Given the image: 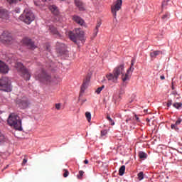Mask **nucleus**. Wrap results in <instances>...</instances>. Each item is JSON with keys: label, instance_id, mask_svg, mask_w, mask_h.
I'll return each mask as SVG.
<instances>
[{"label": "nucleus", "instance_id": "nucleus-1", "mask_svg": "<svg viewBox=\"0 0 182 182\" xmlns=\"http://www.w3.org/2000/svg\"><path fill=\"white\" fill-rule=\"evenodd\" d=\"M8 124L10 127L14 128L17 131H22V121L19 116L14 113L10 114L8 119Z\"/></svg>", "mask_w": 182, "mask_h": 182}, {"label": "nucleus", "instance_id": "nucleus-2", "mask_svg": "<svg viewBox=\"0 0 182 182\" xmlns=\"http://www.w3.org/2000/svg\"><path fill=\"white\" fill-rule=\"evenodd\" d=\"M68 36L73 42L78 45V39L81 41L82 43L85 42V32L80 28H75L74 31H70Z\"/></svg>", "mask_w": 182, "mask_h": 182}, {"label": "nucleus", "instance_id": "nucleus-3", "mask_svg": "<svg viewBox=\"0 0 182 182\" xmlns=\"http://www.w3.org/2000/svg\"><path fill=\"white\" fill-rule=\"evenodd\" d=\"M16 68L21 73V76L26 81L30 80L31 75L28 69H27L21 63H16Z\"/></svg>", "mask_w": 182, "mask_h": 182}, {"label": "nucleus", "instance_id": "nucleus-4", "mask_svg": "<svg viewBox=\"0 0 182 182\" xmlns=\"http://www.w3.org/2000/svg\"><path fill=\"white\" fill-rule=\"evenodd\" d=\"M19 19L29 25L35 20V15L28 10H24L23 13L19 16Z\"/></svg>", "mask_w": 182, "mask_h": 182}, {"label": "nucleus", "instance_id": "nucleus-5", "mask_svg": "<svg viewBox=\"0 0 182 182\" xmlns=\"http://www.w3.org/2000/svg\"><path fill=\"white\" fill-rule=\"evenodd\" d=\"M35 78L40 82H50V76L48 74L43 68L36 71L35 73Z\"/></svg>", "mask_w": 182, "mask_h": 182}, {"label": "nucleus", "instance_id": "nucleus-6", "mask_svg": "<svg viewBox=\"0 0 182 182\" xmlns=\"http://www.w3.org/2000/svg\"><path fill=\"white\" fill-rule=\"evenodd\" d=\"M0 90L5 92H11L12 90L11 81L8 77L0 78Z\"/></svg>", "mask_w": 182, "mask_h": 182}, {"label": "nucleus", "instance_id": "nucleus-7", "mask_svg": "<svg viewBox=\"0 0 182 182\" xmlns=\"http://www.w3.org/2000/svg\"><path fill=\"white\" fill-rule=\"evenodd\" d=\"M123 5V0H117L112 6H111V11L114 18H117V11L122 9Z\"/></svg>", "mask_w": 182, "mask_h": 182}, {"label": "nucleus", "instance_id": "nucleus-8", "mask_svg": "<svg viewBox=\"0 0 182 182\" xmlns=\"http://www.w3.org/2000/svg\"><path fill=\"white\" fill-rule=\"evenodd\" d=\"M23 44L26 45V46L28 47V49L30 50H35L36 48H37V46L35 45L34 42L32 41L31 39H29L28 38H24L22 40Z\"/></svg>", "mask_w": 182, "mask_h": 182}, {"label": "nucleus", "instance_id": "nucleus-9", "mask_svg": "<svg viewBox=\"0 0 182 182\" xmlns=\"http://www.w3.org/2000/svg\"><path fill=\"white\" fill-rule=\"evenodd\" d=\"M56 52L58 56H61L65 54V46L63 43L57 42L56 43Z\"/></svg>", "mask_w": 182, "mask_h": 182}, {"label": "nucleus", "instance_id": "nucleus-10", "mask_svg": "<svg viewBox=\"0 0 182 182\" xmlns=\"http://www.w3.org/2000/svg\"><path fill=\"white\" fill-rule=\"evenodd\" d=\"M0 18L3 19L4 21H6L9 18V13L6 9L0 7Z\"/></svg>", "mask_w": 182, "mask_h": 182}, {"label": "nucleus", "instance_id": "nucleus-11", "mask_svg": "<svg viewBox=\"0 0 182 182\" xmlns=\"http://www.w3.org/2000/svg\"><path fill=\"white\" fill-rule=\"evenodd\" d=\"M4 41L6 42V43H7V45H12V43H14L12 35L9 33H5L4 34Z\"/></svg>", "mask_w": 182, "mask_h": 182}, {"label": "nucleus", "instance_id": "nucleus-12", "mask_svg": "<svg viewBox=\"0 0 182 182\" xmlns=\"http://www.w3.org/2000/svg\"><path fill=\"white\" fill-rule=\"evenodd\" d=\"M123 73H124V65H120L119 66L114 68V70H113V73L114 74V75L117 76L118 77L120 75H123Z\"/></svg>", "mask_w": 182, "mask_h": 182}, {"label": "nucleus", "instance_id": "nucleus-13", "mask_svg": "<svg viewBox=\"0 0 182 182\" xmlns=\"http://www.w3.org/2000/svg\"><path fill=\"white\" fill-rule=\"evenodd\" d=\"M90 81V77L89 75H87V77H85V79L84 80L83 84L81 87L80 95H82V93L85 92V90L87 88Z\"/></svg>", "mask_w": 182, "mask_h": 182}, {"label": "nucleus", "instance_id": "nucleus-14", "mask_svg": "<svg viewBox=\"0 0 182 182\" xmlns=\"http://www.w3.org/2000/svg\"><path fill=\"white\" fill-rule=\"evenodd\" d=\"M17 104L22 108H26L29 105L28 100L26 97L17 100Z\"/></svg>", "mask_w": 182, "mask_h": 182}, {"label": "nucleus", "instance_id": "nucleus-15", "mask_svg": "<svg viewBox=\"0 0 182 182\" xmlns=\"http://www.w3.org/2000/svg\"><path fill=\"white\" fill-rule=\"evenodd\" d=\"M182 123V119L181 118H178L175 124H171V129L172 130H174L176 132H178L180 129L178 126Z\"/></svg>", "mask_w": 182, "mask_h": 182}, {"label": "nucleus", "instance_id": "nucleus-16", "mask_svg": "<svg viewBox=\"0 0 182 182\" xmlns=\"http://www.w3.org/2000/svg\"><path fill=\"white\" fill-rule=\"evenodd\" d=\"M9 68L8 65L3 61L0 60V73L6 74L9 73Z\"/></svg>", "mask_w": 182, "mask_h": 182}, {"label": "nucleus", "instance_id": "nucleus-17", "mask_svg": "<svg viewBox=\"0 0 182 182\" xmlns=\"http://www.w3.org/2000/svg\"><path fill=\"white\" fill-rule=\"evenodd\" d=\"M107 79L114 83H116L118 80V77L114 73H109L106 75Z\"/></svg>", "mask_w": 182, "mask_h": 182}, {"label": "nucleus", "instance_id": "nucleus-18", "mask_svg": "<svg viewBox=\"0 0 182 182\" xmlns=\"http://www.w3.org/2000/svg\"><path fill=\"white\" fill-rule=\"evenodd\" d=\"M163 55V52L161 50H155L150 53V56L151 59H156L157 56Z\"/></svg>", "mask_w": 182, "mask_h": 182}, {"label": "nucleus", "instance_id": "nucleus-19", "mask_svg": "<svg viewBox=\"0 0 182 182\" xmlns=\"http://www.w3.org/2000/svg\"><path fill=\"white\" fill-rule=\"evenodd\" d=\"M75 3L80 11H85V6L81 0H75Z\"/></svg>", "mask_w": 182, "mask_h": 182}, {"label": "nucleus", "instance_id": "nucleus-20", "mask_svg": "<svg viewBox=\"0 0 182 182\" xmlns=\"http://www.w3.org/2000/svg\"><path fill=\"white\" fill-rule=\"evenodd\" d=\"M73 19L74 21H75L77 23L80 24V26H84L85 24L84 20L77 16H74Z\"/></svg>", "mask_w": 182, "mask_h": 182}, {"label": "nucleus", "instance_id": "nucleus-21", "mask_svg": "<svg viewBox=\"0 0 182 182\" xmlns=\"http://www.w3.org/2000/svg\"><path fill=\"white\" fill-rule=\"evenodd\" d=\"M102 25V21L100 20L97 21V25L96 27L94 30V36H97L98 31H99V28Z\"/></svg>", "mask_w": 182, "mask_h": 182}, {"label": "nucleus", "instance_id": "nucleus-22", "mask_svg": "<svg viewBox=\"0 0 182 182\" xmlns=\"http://www.w3.org/2000/svg\"><path fill=\"white\" fill-rule=\"evenodd\" d=\"M130 75H131V73H129L127 72L125 75L122 73V81L124 82H126L127 81L129 80Z\"/></svg>", "mask_w": 182, "mask_h": 182}, {"label": "nucleus", "instance_id": "nucleus-23", "mask_svg": "<svg viewBox=\"0 0 182 182\" xmlns=\"http://www.w3.org/2000/svg\"><path fill=\"white\" fill-rule=\"evenodd\" d=\"M49 9L54 15L57 16L58 14V10L56 6H50Z\"/></svg>", "mask_w": 182, "mask_h": 182}, {"label": "nucleus", "instance_id": "nucleus-24", "mask_svg": "<svg viewBox=\"0 0 182 182\" xmlns=\"http://www.w3.org/2000/svg\"><path fill=\"white\" fill-rule=\"evenodd\" d=\"M50 32L56 36H60L59 32L57 31V29L53 26H50L49 27Z\"/></svg>", "mask_w": 182, "mask_h": 182}, {"label": "nucleus", "instance_id": "nucleus-25", "mask_svg": "<svg viewBox=\"0 0 182 182\" xmlns=\"http://www.w3.org/2000/svg\"><path fill=\"white\" fill-rule=\"evenodd\" d=\"M139 157L141 159H146L147 158V154L141 151L140 152H139Z\"/></svg>", "mask_w": 182, "mask_h": 182}, {"label": "nucleus", "instance_id": "nucleus-26", "mask_svg": "<svg viewBox=\"0 0 182 182\" xmlns=\"http://www.w3.org/2000/svg\"><path fill=\"white\" fill-rule=\"evenodd\" d=\"M124 171H126V166H121L119 170V176H123L124 174Z\"/></svg>", "mask_w": 182, "mask_h": 182}, {"label": "nucleus", "instance_id": "nucleus-27", "mask_svg": "<svg viewBox=\"0 0 182 182\" xmlns=\"http://www.w3.org/2000/svg\"><path fill=\"white\" fill-rule=\"evenodd\" d=\"M85 117H87V120H88V122H90V120L92 119L91 113L89 112H85Z\"/></svg>", "mask_w": 182, "mask_h": 182}, {"label": "nucleus", "instance_id": "nucleus-28", "mask_svg": "<svg viewBox=\"0 0 182 182\" xmlns=\"http://www.w3.org/2000/svg\"><path fill=\"white\" fill-rule=\"evenodd\" d=\"M173 107L176 108V109H179L180 107H182V103L181 102H176L173 104Z\"/></svg>", "mask_w": 182, "mask_h": 182}, {"label": "nucleus", "instance_id": "nucleus-29", "mask_svg": "<svg viewBox=\"0 0 182 182\" xmlns=\"http://www.w3.org/2000/svg\"><path fill=\"white\" fill-rule=\"evenodd\" d=\"M8 2L10 4H16L20 1H21V0H7Z\"/></svg>", "mask_w": 182, "mask_h": 182}, {"label": "nucleus", "instance_id": "nucleus-30", "mask_svg": "<svg viewBox=\"0 0 182 182\" xmlns=\"http://www.w3.org/2000/svg\"><path fill=\"white\" fill-rule=\"evenodd\" d=\"M105 85H102V87H98L96 90H95V92L97 93V94H100L102 90H103V89H105Z\"/></svg>", "mask_w": 182, "mask_h": 182}, {"label": "nucleus", "instance_id": "nucleus-31", "mask_svg": "<svg viewBox=\"0 0 182 182\" xmlns=\"http://www.w3.org/2000/svg\"><path fill=\"white\" fill-rule=\"evenodd\" d=\"M5 141L4 135L0 132V144Z\"/></svg>", "mask_w": 182, "mask_h": 182}, {"label": "nucleus", "instance_id": "nucleus-32", "mask_svg": "<svg viewBox=\"0 0 182 182\" xmlns=\"http://www.w3.org/2000/svg\"><path fill=\"white\" fill-rule=\"evenodd\" d=\"M138 178L139 181L142 180L144 178V173L143 172H140L138 173Z\"/></svg>", "mask_w": 182, "mask_h": 182}, {"label": "nucleus", "instance_id": "nucleus-33", "mask_svg": "<svg viewBox=\"0 0 182 182\" xmlns=\"http://www.w3.org/2000/svg\"><path fill=\"white\" fill-rule=\"evenodd\" d=\"M107 129H104V130H101V136H105L107 134Z\"/></svg>", "mask_w": 182, "mask_h": 182}, {"label": "nucleus", "instance_id": "nucleus-34", "mask_svg": "<svg viewBox=\"0 0 182 182\" xmlns=\"http://www.w3.org/2000/svg\"><path fill=\"white\" fill-rule=\"evenodd\" d=\"M134 68H133V66H130V68L127 70V73H128L129 74H132V73L134 71Z\"/></svg>", "mask_w": 182, "mask_h": 182}, {"label": "nucleus", "instance_id": "nucleus-35", "mask_svg": "<svg viewBox=\"0 0 182 182\" xmlns=\"http://www.w3.org/2000/svg\"><path fill=\"white\" fill-rule=\"evenodd\" d=\"M84 173H85V172L83 171H80L79 172V175H77V177L80 179V178H82Z\"/></svg>", "mask_w": 182, "mask_h": 182}, {"label": "nucleus", "instance_id": "nucleus-36", "mask_svg": "<svg viewBox=\"0 0 182 182\" xmlns=\"http://www.w3.org/2000/svg\"><path fill=\"white\" fill-rule=\"evenodd\" d=\"M172 104H173V101H172L171 100H168L167 101L166 106H167L168 107H171V106L172 105Z\"/></svg>", "mask_w": 182, "mask_h": 182}, {"label": "nucleus", "instance_id": "nucleus-37", "mask_svg": "<svg viewBox=\"0 0 182 182\" xmlns=\"http://www.w3.org/2000/svg\"><path fill=\"white\" fill-rule=\"evenodd\" d=\"M168 14H166L165 15L162 16V20H166L167 18H168Z\"/></svg>", "mask_w": 182, "mask_h": 182}, {"label": "nucleus", "instance_id": "nucleus-38", "mask_svg": "<svg viewBox=\"0 0 182 182\" xmlns=\"http://www.w3.org/2000/svg\"><path fill=\"white\" fill-rule=\"evenodd\" d=\"M169 1V0H164L162 3V7H164L165 6L167 5V3Z\"/></svg>", "mask_w": 182, "mask_h": 182}, {"label": "nucleus", "instance_id": "nucleus-39", "mask_svg": "<svg viewBox=\"0 0 182 182\" xmlns=\"http://www.w3.org/2000/svg\"><path fill=\"white\" fill-rule=\"evenodd\" d=\"M109 123L110 124L111 126H114L115 125V122H114V120L112 119H111L109 121Z\"/></svg>", "mask_w": 182, "mask_h": 182}, {"label": "nucleus", "instance_id": "nucleus-40", "mask_svg": "<svg viewBox=\"0 0 182 182\" xmlns=\"http://www.w3.org/2000/svg\"><path fill=\"white\" fill-rule=\"evenodd\" d=\"M28 162V159L26 158H24V159L22 161V166L26 165V164Z\"/></svg>", "mask_w": 182, "mask_h": 182}, {"label": "nucleus", "instance_id": "nucleus-41", "mask_svg": "<svg viewBox=\"0 0 182 182\" xmlns=\"http://www.w3.org/2000/svg\"><path fill=\"white\" fill-rule=\"evenodd\" d=\"M64 171H65V173H64V174H63V176H64L65 178H66V177L68 176L69 172H68L67 170H64Z\"/></svg>", "mask_w": 182, "mask_h": 182}, {"label": "nucleus", "instance_id": "nucleus-42", "mask_svg": "<svg viewBox=\"0 0 182 182\" xmlns=\"http://www.w3.org/2000/svg\"><path fill=\"white\" fill-rule=\"evenodd\" d=\"M34 4L37 6H41V3H39L38 1H34Z\"/></svg>", "mask_w": 182, "mask_h": 182}, {"label": "nucleus", "instance_id": "nucleus-43", "mask_svg": "<svg viewBox=\"0 0 182 182\" xmlns=\"http://www.w3.org/2000/svg\"><path fill=\"white\" fill-rule=\"evenodd\" d=\"M55 108L59 110L60 109V104H56L55 105Z\"/></svg>", "mask_w": 182, "mask_h": 182}, {"label": "nucleus", "instance_id": "nucleus-44", "mask_svg": "<svg viewBox=\"0 0 182 182\" xmlns=\"http://www.w3.org/2000/svg\"><path fill=\"white\" fill-rule=\"evenodd\" d=\"M134 63H135V60H134V59H132V60H131V66H132V67L134 66Z\"/></svg>", "mask_w": 182, "mask_h": 182}, {"label": "nucleus", "instance_id": "nucleus-45", "mask_svg": "<svg viewBox=\"0 0 182 182\" xmlns=\"http://www.w3.org/2000/svg\"><path fill=\"white\" fill-rule=\"evenodd\" d=\"M135 120H136L137 122H139V118L135 115Z\"/></svg>", "mask_w": 182, "mask_h": 182}, {"label": "nucleus", "instance_id": "nucleus-46", "mask_svg": "<svg viewBox=\"0 0 182 182\" xmlns=\"http://www.w3.org/2000/svg\"><path fill=\"white\" fill-rule=\"evenodd\" d=\"M111 119H112V118H111V117H110L109 115H107V119L108 121H109Z\"/></svg>", "mask_w": 182, "mask_h": 182}, {"label": "nucleus", "instance_id": "nucleus-47", "mask_svg": "<svg viewBox=\"0 0 182 182\" xmlns=\"http://www.w3.org/2000/svg\"><path fill=\"white\" fill-rule=\"evenodd\" d=\"M46 50L47 51H50V48H49V46H46Z\"/></svg>", "mask_w": 182, "mask_h": 182}, {"label": "nucleus", "instance_id": "nucleus-48", "mask_svg": "<svg viewBox=\"0 0 182 182\" xmlns=\"http://www.w3.org/2000/svg\"><path fill=\"white\" fill-rule=\"evenodd\" d=\"M165 79L164 75H161V80H164Z\"/></svg>", "mask_w": 182, "mask_h": 182}, {"label": "nucleus", "instance_id": "nucleus-49", "mask_svg": "<svg viewBox=\"0 0 182 182\" xmlns=\"http://www.w3.org/2000/svg\"><path fill=\"white\" fill-rule=\"evenodd\" d=\"M84 164H89L88 160H85V161H84Z\"/></svg>", "mask_w": 182, "mask_h": 182}, {"label": "nucleus", "instance_id": "nucleus-50", "mask_svg": "<svg viewBox=\"0 0 182 182\" xmlns=\"http://www.w3.org/2000/svg\"><path fill=\"white\" fill-rule=\"evenodd\" d=\"M20 10L16 11V13H20Z\"/></svg>", "mask_w": 182, "mask_h": 182}, {"label": "nucleus", "instance_id": "nucleus-51", "mask_svg": "<svg viewBox=\"0 0 182 182\" xmlns=\"http://www.w3.org/2000/svg\"><path fill=\"white\" fill-rule=\"evenodd\" d=\"M129 120H130V119H127V120H126V122H127V123H129Z\"/></svg>", "mask_w": 182, "mask_h": 182}, {"label": "nucleus", "instance_id": "nucleus-52", "mask_svg": "<svg viewBox=\"0 0 182 182\" xmlns=\"http://www.w3.org/2000/svg\"><path fill=\"white\" fill-rule=\"evenodd\" d=\"M43 2H46L47 1V0H41Z\"/></svg>", "mask_w": 182, "mask_h": 182}]
</instances>
